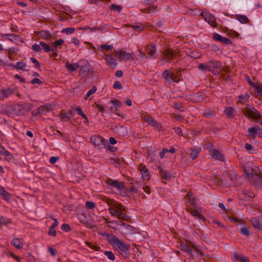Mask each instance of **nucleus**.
Here are the masks:
<instances>
[{"label":"nucleus","mask_w":262,"mask_h":262,"mask_svg":"<svg viewBox=\"0 0 262 262\" xmlns=\"http://www.w3.org/2000/svg\"><path fill=\"white\" fill-rule=\"evenodd\" d=\"M33 108V104L29 103L16 104L13 106V113L17 116L25 114L26 112L30 111Z\"/></svg>","instance_id":"f257e3e1"},{"label":"nucleus","mask_w":262,"mask_h":262,"mask_svg":"<svg viewBox=\"0 0 262 262\" xmlns=\"http://www.w3.org/2000/svg\"><path fill=\"white\" fill-rule=\"evenodd\" d=\"M236 177L234 171H225L221 177L222 184L226 186H230L234 184V180Z\"/></svg>","instance_id":"f03ea898"},{"label":"nucleus","mask_w":262,"mask_h":262,"mask_svg":"<svg viewBox=\"0 0 262 262\" xmlns=\"http://www.w3.org/2000/svg\"><path fill=\"white\" fill-rule=\"evenodd\" d=\"M110 243L113 246L124 252H126L130 248L129 245L124 243L121 239L115 236L111 239Z\"/></svg>","instance_id":"7ed1b4c3"},{"label":"nucleus","mask_w":262,"mask_h":262,"mask_svg":"<svg viewBox=\"0 0 262 262\" xmlns=\"http://www.w3.org/2000/svg\"><path fill=\"white\" fill-rule=\"evenodd\" d=\"M91 141L95 147L98 149L104 148L108 144L107 140L100 136H93L91 138Z\"/></svg>","instance_id":"20e7f679"},{"label":"nucleus","mask_w":262,"mask_h":262,"mask_svg":"<svg viewBox=\"0 0 262 262\" xmlns=\"http://www.w3.org/2000/svg\"><path fill=\"white\" fill-rule=\"evenodd\" d=\"M180 72H181V70L179 69L177 74L175 75L172 72H170L168 70H165L163 72L162 76L165 80L166 82L170 84L172 81L178 82L179 80L177 79V77L181 76L180 73Z\"/></svg>","instance_id":"39448f33"},{"label":"nucleus","mask_w":262,"mask_h":262,"mask_svg":"<svg viewBox=\"0 0 262 262\" xmlns=\"http://www.w3.org/2000/svg\"><path fill=\"white\" fill-rule=\"evenodd\" d=\"M163 57L162 58V63L169 62L171 59L179 56V53L171 49H168L163 52Z\"/></svg>","instance_id":"423d86ee"},{"label":"nucleus","mask_w":262,"mask_h":262,"mask_svg":"<svg viewBox=\"0 0 262 262\" xmlns=\"http://www.w3.org/2000/svg\"><path fill=\"white\" fill-rule=\"evenodd\" d=\"M102 200L106 202L110 207L116 209L118 211L123 212L125 210L124 206L114 200L104 196Z\"/></svg>","instance_id":"0eeeda50"},{"label":"nucleus","mask_w":262,"mask_h":262,"mask_svg":"<svg viewBox=\"0 0 262 262\" xmlns=\"http://www.w3.org/2000/svg\"><path fill=\"white\" fill-rule=\"evenodd\" d=\"M244 170L248 177L253 175H257V167L250 162H247L243 166Z\"/></svg>","instance_id":"6e6552de"},{"label":"nucleus","mask_w":262,"mask_h":262,"mask_svg":"<svg viewBox=\"0 0 262 262\" xmlns=\"http://www.w3.org/2000/svg\"><path fill=\"white\" fill-rule=\"evenodd\" d=\"M245 113L250 117L255 119L261 117V114L259 112L250 105H246Z\"/></svg>","instance_id":"1a4fd4ad"},{"label":"nucleus","mask_w":262,"mask_h":262,"mask_svg":"<svg viewBox=\"0 0 262 262\" xmlns=\"http://www.w3.org/2000/svg\"><path fill=\"white\" fill-rule=\"evenodd\" d=\"M108 211L112 216H116L119 220L125 221L128 220V216L125 213L118 211L116 209H114L113 208L110 207L108 208Z\"/></svg>","instance_id":"9d476101"},{"label":"nucleus","mask_w":262,"mask_h":262,"mask_svg":"<svg viewBox=\"0 0 262 262\" xmlns=\"http://www.w3.org/2000/svg\"><path fill=\"white\" fill-rule=\"evenodd\" d=\"M201 15L203 17L204 19L212 27L215 28L217 26L215 18L211 14L207 13H202Z\"/></svg>","instance_id":"9b49d317"},{"label":"nucleus","mask_w":262,"mask_h":262,"mask_svg":"<svg viewBox=\"0 0 262 262\" xmlns=\"http://www.w3.org/2000/svg\"><path fill=\"white\" fill-rule=\"evenodd\" d=\"M145 121L150 125L152 126L157 129H159L161 127V124L155 120L152 117L147 116L145 117Z\"/></svg>","instance_id":"f8f14e48"},{"label":"nucleus","mask_w":262,"mask_h":262,"mask_svg":"<svg viewBox=\"0 0 262 262\" xmlns=\"http://www.w3.org/2000/svg\"><path fill=\"white\" fill-rule=\"evenodd\" d=\"M139 171L142 174V178L144 181H147L149 179V172L145 166L140 165L138 167Z\"/></svg>","instance_id":"ddd939ff"},{"label":"nucleus","mask_w":262,"mask_h":262,"mask_svg":"<svg viewBox=\"0 0 262 262\" xmlns=\"http://www.w3.org/2000/svg\"><path fill=\"white\" fill-rule=\"evenodd\" d=\"M107 183L109 185L116 188L117 189H121L124 187V185L122 183L116 180L108 179L107 181Z\"/></svg>","instance_id":"4468645a"},{"label":"nucleus","mask_w":262,"mask_h":262,"mask_svg":"<svg viewBox=\"0 0 262 262\" xmlns=\"http://www.w3.org/2000/svg\"><path fill=\"white\" fill-rule=\"evenodd\" d=\"M212 157L220 161H223V155L217 149H212L209 150Z\"/></svg>","instance_id":"2eb2a0df"},{"label":"nucleus","mask_w":262,"mask_h":262,"mask_svg":"<svg viewBox=\"0 0 262 262\" xmlns=\"http://www.w3.org/2000/svg\"><path fill=\"white\" fill-rule=\"evenodd\" d=\"M208 64L210 69V71H213L216 69L220 70L221 68V63L218 61H215L213 60H211L208 62Z\"/></svg>","instance_id":"dca6fc26"},{"label":"nucleus","mask_w":262,"mask_h":262,"mask_svg":"<svg viewBox=\"0 0 262 262\" xmlns=\"http://www.w3.org/2000/svg\"><path fill=\"white\" fill-rule=\"evenodd\" d=\"M158 169L162 179L168 180L171 178V173L168 171L163 170L161 167H159Z\"/></svg>","instance_id":"f3484780"},{"label":"nucleus","mask_w":262,"mask_h":262,"mask_svg":"<svg viewBox=\"0 0 262 262\" xmlns=\"http://www.w3.org/2000/svg\"><path fill=\"white\" fill-rule=\"evenodd\" d=\"M251 223L255 228L262 230V222L259 219L253 217L251 219Z\"/></svg>","instance_id":"a211bd4d"},{"label":"nucleus","mask_w":262,"mask_h":262,"mask_svg":"<svg viewBox=\"0 0 262 262\" xmlns=\"http://www.w3.org/2000/svg\"><path fill=\"white\" fill-rule=\"evenodd\" d=\"M81 63H82V61H79L78 63L73 64L67 62L66 64V67L71 71H75L80 66Z\"/></svg>","instance_id":"6ab92c4d"},{"label":"nucleus","mask_w":262,"mask_h":262,"mask_svg":"<svg viewBox=\"0 0 262 262\" xmlns=\"http://www.w3.org/2000/svg\"><path fill=\"white\" fill-rule=\"evenodd\" d=\"M0 154L5 156L6 159L10 160L13 158L12 155L8 150H7L4 147L0 146Z\"/></svg>","instance_id":"aec40b11"},{"label":"nucleus","mask_w":262,"mask_h":262,"mask_svg":"<svg viewBox=\"0 0 262 262\" xmlns=\"http://www.w3.org/2000/svg\"><path fill=\"white\" fill-rule=\"evenodd\" d=\"M147 53L150 55V57H152L157 52L156 46L154 44H151L147 47L146 49Z\"/></svg>","instance_id":"412c9836"},{"label":"nucleus","mask_w":262,"mask_h":262,"mask_svg":"<svg viewBox=\"0 0 262 262\" xmlns=\"http://www.w3.org/2000/svg\"><path fill=\"white\" fill-rule=\"evenodd\" d=\"M256 129H257L256 125L249 128L247 131V136L250 138H255L257 136Z\"/></svg>","instance_id":"4be33fe9"},{"label":"nucleus","mask_w":262,"mask_h":262,"mask_svg":"<svg viewBox=\"0 0 262 262\" xmlns=\"http://www.w3.org/2000/svg\"><path fill=\"white\" fill-rule=\"evenodd\" d=\"M14 90L10 88L7 89H2L1 90V93L5 97H8L10 95L14 94Z\"/></svg>","instance_id":"5701e85b"},{"label":"nucleus","mask_w":262,"mask_h":262,"mask_svg":"<svg viewBox=\"0 0 262 262\" xmlns=\"http://www.w3.org/2000/svg\"><path fill=\"white\" fill-rule=\"evenodd\" d=\"M26 67L27 64L26 63L23 61H19L17 62L15 66H13V69L25 71Z\"/></svg>","instance_id":"b1692460"},{"label":"nucleus","mask_w":262,"mask_h":262,"mask_svg":"<svg viewBox=\"0 0 262 262\" xmlns=\"http://www.w3.org/2000/svg\"><path fill=\"white\" fill-rule=\"evenodd\" d=\"M13 245L18 249H21L23 247V242L20 239L17 238H14L11 242Z\"/></svg>","instance_id":"393cba45"},{"label":"nucleus","mask_w":262,"mask_h":262,"mask_svg":"<svg viewBox=\"0 0 262 262\" xmlns=\"http://www.w3.org/2000/svg\"><path fill=\"white\" fill-rule=\"evenodd\" d=\"M0 195L3 196L4 199L8 201L11 198L10 194L7 192L3 187L0 188Z\"/></svg>","instance_id":"a878e982"},{"label":"nucleus","mask_w":262,"mask_h":262,"mask_svg":"<svg viewBox=\"0 0 262 262\" xmlns=\"http://www.w3.org/2000/svg\"><path fill=\"white\" fill-rule=\"evenodd\" d=\"M81 61L82 63H84V66L82 65L81 63L80 64V66H79V67L80 68L79 73L80 74L85 75L88 73L89 69L88 67L85 65V61L83 60Z\"/></svg>","instance_id":"bb28decb"},{"label":"nucleus","mask_w":262,"mask_h":262,"mask_svg":"<svg viewBox=\"0 0 262 262\" xmlns=\"http://www.w3.org/2000/svg\"><path fill=\"white\" fill-rule=\"evenodd\" d=\"M39 108V111H40V113L41 115L46 113L47 112L49 111L51 109V105L50 104L40 106Z\"/></svg>","instance_id":"cd10ccee"},{"label":"nucleus","mask_w":262,"mask_h":262,"mask_svg":"<svg viewBox=\"0 0 262 262\" xmlns=\"http://www.w3.org/2000/svg\"><path fill=\"white\" fill-rule=\"evenodd\" d=\"M187 210L192 214V216H196L202 220H204L203 216L198 211L191 208H188L187 209Z\"/></svg>","instance_id":"c85d7f7f"},{"label":"nucleus","mask_w":262,"mask_h":262,"mask_svg":"<svg viewBox=\"0 0 262 262\" xmlns=\"http://www.w3.org/2000/svg\"><path fill=\"white\" fill-rule=\"evenodd\" d=\"M105 59L106 62L111 66H116L117 64L116 59L112 57L111 55H106Z\"/></svg>","instance_id":"c756f323"},{"label":"nucleus","mask_w":262,"mask_h":262,"mask_svg":"<svg viewBox=\"0 0 262 262\" xmlns=\"http://www.w3.org/2000/svg\"><path fill=\"white\" fill-rule=\"evenodd\" d=\"M234 110L231 107H227L225 110V113L229 118H232L234 116Z\"/></svg>","instance_id":"7c9ffc66"},{"label":"nucleus","mask_w":262,"mask_h":262,"mask_svg":"<svg viewBox=\"0 0 262 262\" xmlns=\"http://www.w3.org/2000/svg\"><path fill=\"white\" fill-rule=\"evenodd\" d=\"M236 18L242 24L248 23L249 21L248 17L243 15H237L236 16Z\"/></svg>","instance_id":"2f4dec72"},{"label":"nucleus","mask_w":262,"mask_h":262,"mask_svg":"<svg viewBox=\"0 0 262 262\" xmlns=\"http://www.w3.org/2000/svg\"><path fill=\"white\" fill-rule=\"evenodd\" d=\"M39 35L40 37L47 39H49L51 37V35L48 31L45 30L40 31Z\"/></svg>","instance_id":"473e14b6"},{"label":"nucleus","mask_w":262,"mask_h":262,"mask_svg":"<svg viewBox=\"0 0 262 262\" xmlns=\"http://www.w3.org/2000/svg\"><path fill=\"white\" fill-rule=\"evenodd\" d=\"M201 149L199 148L193 149L190 153V156L192 159H195L200 152Z\"/></svg>","instance_id":"72a5a7b5"},{"label":"nucleus","mask_w":262,"mask_h":262,"mask_svg":"<svg viewBox=\"0 0 262 262\" xmlns=\"http://www.w3.org/2000/svg\"><path fill=\"white\" fill-rule=\"evenodd\" d=\"M180 246L182 250L187 252L189 254L191 255L192 254V250L188 247V246L187 244L183 243L181 244Z\"/></svg>","instance_id":"f704fd0d"},{"label":"nucleus","mask_w":262,"mask_h":262,"mask_svg":"<svg viewBox=\"0 0 262 262\" xmlns=\"http://www.w3.org/2000/svg\"><path fill=\"white\" fill-rule=\"evenodd\" d=\"M85 244L87 246L91 248L95 251H99L100 250V248L97 245V244L89 242H85Z\"/></svg>","instance_id":"c9c22d12"},{"label":"nucleus","mask_w":262,"mask_h":262,"mask_svg":"<svg viewBox=\"0 0 262 262\" xmlns=\"http://www.w3.org/2000/svg\"><path fill=\"white\" fill-rule=\"evenodd\" d=\"M198 68L199 70L204 72L210 71L208 63L207 64L201 63L199 65Z\"/></svg>","instance_id":"e433bc0d"},{"label":"nucleus","mask_w":262,"mask_h":262,"mask_svg":"<svg viewBox=\"0 0 262 262\" xmlns=\"http://www.w3.org/2000/svg\"><path fill=\"white\" fill-rule=\"evenodd\" d=\"M104 254L107 257L108 259L112 260H115V256L113 252L111 251H105L104 252Z\"/></svg>","instance_id":"4c0bfd02"},{"label":"nucleus","mask_w":262,"mask_h":262,"mask_svg":"<svg viewBox=\"0 0 262 262\" xmlns=\"http://www.w3.org/2000/svg\"><path fill=\"white\" fill-rule=\"evenodd\" d=\"M122 58L125 60H134V57L132 56V55L129 53H127L125 51H124L123 52V55H122Z\"/></svg>","instance_id":"58836bf2"},{"label":"nucleus","mask_w":262,"mask_h":262,"mask_svg":"<svg viewBox=\"0 0 262 262\" xmlns=\"http://www.w3.org/2000/svg\"><path fill=\"white\" fill-rule=\"evenodd\" d=\"M76 111L77 112L78 114L81 116L84 119L88 122V119L87 116L83 113L82 109L80 107H76Z\"/></svg>","instance_id":"ea45409f"},{"label":"nucleus","mask_w":262,"mask_h":262,"mask_svg":"<svg viewBox=\"0 0 262 262\" xmlns=\"http://www.w3.org/2000/svg\"><path fill=\"white\" fill-rule=\"evenodd\" d=\"M132 27L136 31H140L143 30L144 26L140 23H137L136 24L133 25L132 26Z\"/></svg>","instance_id":"a19ab883"},{"label":"nucleus","mask_w":262,"mask_h":262,"mask_svg":"<svg viewBox=\"0 0 262 262\" xmlns=\"http://www.w3.org/2000/svg\"><path fill=\"white\" fill-rule=\"evenodd\" d=\"M3 37H6L8 39L12 41L13 40H15L18 37V36L14 34H6L5 35H3L2 36Z\"/></svg>","instance_id":"79ce46f5"},{"label":"nucleus","mask_w":262,"mask_h":262,"mask_svg":"<svg viewBox=\"0 0 262 262\" xmlns=\"http://www.w3.org/2000/svg\"><path fill=\"white\" fill-rule=\"evenodd\" d=\"M240 232L244 236H248L250 234L249 228L243 227L241 229Z\"/></svg>","instance_id":"37998d69"},{"label":"nucleus","mask_w":262,"mask_h":262,"mask_svg":"<svg viewBox=\"0 0 262 262\" xmlns=\"http://www.w3.org/2000/svg\"><path fill=\"white\" fill-rule=\"evenodd\" d=\"M157 8V7L153 6L152 7H149L146 9H143L142 10V11L143 13H152L155 12Z\"/></svg>","instance_id":"c03bdc74"},{"label":"nucleus","mask_w":262,"mask_h":262,"mask_svg":"<svg viewBox=\"0 0 262 262\" xmlns=\"http://www.w3.org/2000/svg\"><path fill=\"white\" fill-rule=\"evenodd\" d=\"M236 258L242 262H249V259L248 257L242 256L239 254L236 255Z\"/></svg>","instance_id":"a18cd8bd"},{"label":"nucleus","mask_w":262,"mask_h":262,"mask_svg":"<svg viewBox=\"0 0 262 262\" xmlns=\"http://www.w3.org/2000/svg\"><path fill=\"white\" fill-rule=\"evenodd\" d=\"M187 195H188L189 200L191 202V204L192 205H195V204H196L195 199V197L193 196L192 193H191L190 192H188Z\"/></svg>","instance_id":"49530a36"},{"label":"nucleus","mask_w":262,"mask_h":262,"mask_svg":"<svg viewBox=\"0 0 262 262\" xmlns=\"http://www.w3.org/2000/svg\"><path fill=\"white\" fill-rule=\"evenodd\" d=\"M39 44L43 48V50L46 52H49L51 51V48L48 45H47L45 42L43 41H40L39 42Z\"/></svg>","instance_id":"de8ad7c7"},{"label":"nucleus","mask_w":262,"mask_h":262,"mask_svg":"<svg viewBox=\"0 0 262 262\" xmlns=\"http://www.w3.org/2000/svg\"><path fill=\"white\" fill-rule=\"evenodd\" d=\"M64 42V41L62 39H59L52 43V47L57 48V47L62 45Z\"/></svg>","instance_id":"09e8293b"},{"label":"nucleus","mask_w":262,"mask_h":262,"mask_svg":"<svg viewBox=\"0 0 262 262\" xmlns=\"http://www.w3.org/2000/svg\"><path fill=\"white\" fill-rule=\"evenodd\" d=\"M213 36L214 40L221 42H222L223 39H224V37L216 33H213Z\"/></svg>","instance_id":"8fccbe9b"},{"label":"nucleus","mask_w":262,"mask_h":262,"mask_svg":"<svg viewBox=\"0 0 262 262\" xmlns=\"http://www.w3.org/2000/svg\"><path fill=\"white\" fill-rule=\"evenodd\" d=\"M10 223V220L6 219L3 216L0 217V226L6 225Z\"/></svg>","instance_id":"3c124183"},{"label":"nucleus","mask_w":262,"mask_h":262,"mask_svg":"<svg viewBox=\"0 0 262 262\" xmlns=\"http://www.w3.org/2000/svg\"><path fill=\"white\" fill-rule=\"evenodd\" d=\"M96 90H97V89H96V86H93V87L92 88V89L88 92V93H87V94H86V96H85V100H87V99H88V98H89V97L91 95H92V94H94V93L96 92Z\"/></svg>","instance_id":"603ef678"},{"label":"nucleus","mask_w":262,"mask_h":262,"mask_svg":"<svg viewBox=\"0 0 262 262\" xmlns=\"http://www.w3.org/2000/svg\"><path fill=\"white\" fill-rule=\"evenodd\" d=\"M75 31V28H67L65 29H63L62 31V33H65L67 34H71L73 33Z\"/></svg>","instance_id":"864d4df0"},{"label":"nucleus","mask_w":262,"mask_h":262,"mask_svg":"<svg viewBox=\"0 0 262 262\" xmlns=\"http://www.w3.org/2000/svg\"><path fill=\"white\" fill-rule=\"evenodd\" d=\"M203 115L208 118H210L213 117V112L211 110H208L203 113Z\"/></svg>","instance_id":"5fc2aeb1"},{"label":"nucleus","mask_w":262,"mask_h":262,"mask_svg":"<svg viewBox=\"0 0 262 262\" xmlns=\"http://www.w3.org/2000/svg\"><path fill=\"white\" fill-rule=\"evenodd\" d=\"M85 206L88 209H93L95 207L96 205L95 203L93 202L87 201L85 202Z\"/></svg>","instance_id":"6e6d98bb"},{"label":"nucleus","mask_w":262,"mask_h":262,"mask_svg":"<svg viewBox=\"0 0 262 262\" xmlns=\"http://www.w3.org/2000/svg\"><path fill=\"white\" fill-rule=\"evenodd\" d=\"M111 8L112 10H116L120 13L122 10V7L120 5H115L113 4L111 5Z\"/></svg>","instance_id":"4d7b16f0"},{"label":"nucleus","mask_w":262,"mask_h":262,"mask_svg":"<svg viewBox=\"0 0 262 262\" xmlns=\"http://www.w3.org/2000/svg\"><path fill=\"white\" fill-rule=\"evenodd\" d=\"M100 48L101 49H104L106 51H108L113 48V46L112 45H107L102 44L100 46Z\"/></svg>","instance_id":"13d9d810"},{"label":"nucleus","mask_w":262,"mask_h":262,"mask_svg":"<svg viewBox=\"0 0 262 262\" xmlns=\"http://www.w3.org/2000/svg\"><path fill=\"white\" fill-rule=\"evenodd\" d=\"M110 102L116 107H120L121 106V103L118 100H112Z\"/></svg>","instance_id":"bf43d9fd"},{"label":"nucleus","mask_w":262,"mask_h":262,"mask_svg":"<svg viewBox=\"0 0 262 262\" xmlns=\"http://www.w3.org/2000/svg\"><path fill=\"white\" fill-rule=\"evenodd\" d=\"M32 49L36 52H40L41 51V48L40 47V45L35 43L32 46Z\"/></svg>","instance_id":"052dcab7"},{"label":"nucleus","mask_w":262,"mask_h":262,"mask_svg":"<svg viewBox=\"0 0 262 262\" xmlns=\"http://www.w3.org/2000/svg\"><path fill=\"white\" fill-rule=\"evenodd\" d=\"M60 117L63 121H67L70 119V116H68L67 113H61L60 114Z\"/></svg>","instance_id":"680f3d73"},{"label":"nucleus","mask_w":262,"mask_h":262,"mask_svg":"<svg viewBox=\"0 0 262 262\" xmlns=\"http://www.w3.org/2000/svg\"><path fill=\"white\" fill-rule=\"evenodd\" d=\"M48 234L49 235L55 236L56 235V231L54 228L50 227L49 228Z\"/></svg>","instance_id":"e2e57ef3"},{"label":"nucleus","mask_w":262,"mask_h":262,"mask_svg":"<svg viewBox=\"0 0 262 262\" xmlns=\"http://www.w3.org/2000/svg\"><path fill=\"white\" fill-rule=\"evenodd\" d=\"M113 88L114 89H122L123 88L121 84L119 81H116L114 84H113Z\"/></svg>","instance_id":"0e129e2a"},{"label":"nucleus","mask_w":262,"mask_h":262,"mask_svg":"<svg viewBox=\"0 0 262 262\" xmlns=\"http://www.w3.org/2000/svg\"><path fill=\"white\" fill-rule=\"evenodd\" d=\"M246 79H247V81H248V83H249L250 85H252L254 88H255V90H256V87H257V86H258V85H258L257 83H255L254 82H253L251 80V79H250V78H249V77H248V76H246Z\"/></svg>","instance_id":"69168bd1"},{"label":"nucleus","mask_w":262,"mask_h":262,"mask_svg":"<svg viewBox=\"0 0 262 262\" xmlns=\"http://www.w3.org/2000/svg\"><path fill=\"white\" fill-rule=\"evenodd\" d=\"M61 229L64 231L68 232L70 230V226L69 224H63L61 226Z\"/></svg>","instance_id":"338daca9"},{"label":"nucleus","mask_w":262,"mask_h":262,"mask_svg":"<svg viewBox=\"0 0 262 262\" xmlns=\"http://www.w3.org/2000/svg\"><path fill=\"white\" fill-rule=\"evenodd\" d=\"M30 60L31 61L35 64V67L36 68H38L39 66H40V64L39 63V62L37 61V60L36 59H35V58L34 57H31L30 58Z\"/></svg>","instance_id":"774afa93"}]
</instances>
